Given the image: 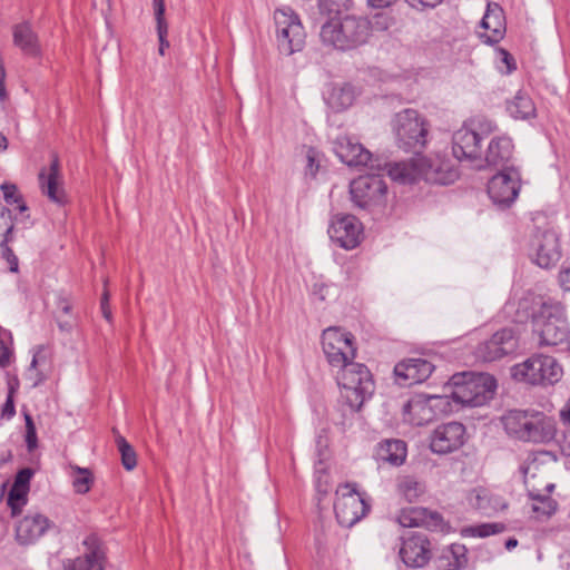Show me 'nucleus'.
Instances as JSON below:
<instances>
[{
	"label": "nucleus",
	"instance_id": "obj_1",
	"mask_svg": "<svg viewBox=\"0 0 570 570\" xmlns=\"http://www.w3.org/2000/svg\"><path fill=\"white\" fill-rule=\"evenodd\" d=\"M389 175L401 184L423 179L430 184L449 185L458 178V173L451 164L439 156H417L409 161L395 163L390 166Z\"/></svg>",
	"mask_w": 570,
	"mask_h": 570
},
{
	"label": "nucleus",
	"instance_id": "obj_2",
	"mask_svg": "<svg viewBox=\"0 0 570 570\" xmlns=\"http://www.w3.org/2000/svg\"><path fill=\"white\" fill-rule=\"evenodd\" d=\"M368 22L366 17H333L323 23L320 31L324 45L338 50L354 49L368 40Z\"/></svg>",
	"mask_w": 570,
	"mask_h": 570
},
{
	"label": "nucleus",
	"instance_id": "obj_3",
	"mask_svg": "<svg viewBox=\"0 0 570 570\" xmlns=\"http://www.w3.org/2000/svg\"><path fill=\"white\" fill-rule=\"evenodd\" d=\"M533 334L540 347L558 346L567 343L570 337V326L564 306L560 302H543L533 315Z\"/></svg>",
	"mask_w": 570,
	"mask_h": 570
},
{
	"label": "nucleus",
	"instance_id": "obj_4",
	"mask_svg": "<svg viewBox=\"0 0 570 570\" xmlns=\"http://www.w3.org/2000/svg\"><path fill=\"white\" fill-rule=\"evenodd\" d=\"M450 382L453 387L451 397L464 406L474 407L487 404L497 389L494 377L487 373H456Z\"/></svg>",
	"mask_w": 570,
	"mask_h": 570
},
{
	"label": "nucleus",
	"instance_id": "obj_5",
	"mask_svg": "<svg viewBox=\"0 0 570 570\" xmlns=\"http://www.w3.org/2000/svg\"><path fill=\"white\" fill-rule=\"evenodd\" d=\"M337 367L341 368L337 382L343 389V397L352 410H360L364 401L374 391V383L370 371L364 364L353 361H348L345 365Z\"/></svg>",
	"mask_w": 570,
	"mask_h": 570
},
{
	"label": "nucleus",
	"instance_id": "obj_6",
	"mask_svg": "<svg viewBox=\"0 0 570 570\" xmlns=\"http://www.w3.org/2000/svg\"><path fill=\"white\" fill-rule=\"evenodd\" d=\"M562 374V366L554 357L539 353L511 368L514 380L530 385L554 384Z\"/></svg>",
	"mask_w": 570,
	"mask_h": 570
},
{
	"label": "nucleus",
	"instance_id": "obj_7",
	"mask_svg": "<svg viewBox=\"0 0 570 570\" xmlns=\"http://www.w3.org/2000/svg\"><path fill=\"white\" fill-rule=\"evenodd\" d=\"M396 144L405 151H419L428 141L429 126L426 120L413 109L397 112L392 121Z\"/></svg>",
	"mask_w": 570,
	"mask_h": 570
},
{
	"label": "nucleus",
	"instance_id": "obj_8",
	"mask_svg": "<svg viewBox=\"0 0 570 570\" xmlns=\"http://www.w3.org/2000/svg\"><path fill=\"white\" fill-rule=\"evenodd\" d=\"M276 42L281 53L291 56L305 45V29L299 16L288 6L274 11Z\"/></svg>",
	"mask_w": 570,
	"mask_h": 570
},
{
	"label": "nucleus",
	"instance_id": "obj_9",
	"mask_svg": "<svg viewBox=\"0 0 570 570\" xmlns=\"http://www.w3.org/2000/svg\"><path fill=\"white\" fill-rule=\"evenodd\" d=\"M450 396L424 395L413 396L403 406V420L412 425L422 426L432 422L438 415L450 411Z\"/></svg>",
	"mask_w": 570,
	"mask_h": 570
},
{
	"label": "nucleus",
	"instance_id": "obj_10",
	"mask_svg": "<svg viewBox=\"0 0 570 570\" xmlns=\"http://www.w3.org/2000/svg\"><path fill=\"white\" fill-rule=\"evenodd\" d=\"M368 508L365 498L357 491L356 484L346 483L336 490L334 510L338 523L343 527L354 525L366 514Z\"/></svg>",
	"mask_w": 570,
	"mask_h": 570
},
{
	"label": "nucleus",
	"instance_id": "obj_11",
	"mask_svg": "<svg viewBox=\"0 0 570 570\" xmlns=\"http://www.w3.org/2000/svg\"><path fill=\"white\" fill-rule=\"evenodd\" d=\"M323 352L331 366H343L355 357L353 335L337 327H328L322 335Z\"/></svg>",
	"mask_w": 570,
	"mask_h": 570
},
{
	"label": "nucleus",
	"instance_id": "obj_12",
	"mask_svg": "<svg viewBox=\"0 0 570 570\" xmlns=\"http://www.w3.org/2000/svg\"><path fill=\"white\" fill-rule=\"evenodd\" d=\"M387 186L379 175L360 176L352 180L350 194L353 203L360 208L382 205L385 199Z\"/></svg>",
	"mask_w": 570,
	"mask_h": 570
},
{
	"label": "nucleus",
	"instance_id": "obj_13",
	"mask_svg": "<svg viewBox=\"0 0 570 570\" xmlns=\"http://www.w3.org/2000/svg\"><path fill=\"white\" fill-rule=\"evenodd\" d=\"M430 449L436 454H449L465 442V426L460 422L438 425L430 434Z\"/></svg>",
	"mask_w": 570,
	"mask_h": 570
},
{
	"label": "nucleus",
	"instance_id": "obj_14",
	"mask_svg": "<svg viewBox=\"0 0 570 570\" xmlns=\"http://www.w3.org/2000/svg\"><path fill=\"white\" fill-rule=\"evenodd\" d=\"M520 188V178L515 171H501L490 179L488 194L495 205L507 207L517 199Z\"/></svg>",
	"mask_w": 570,
	"mask_h": 570
},
{
	"label": "nucleus",
	"instance_id": "obj_15",
	"mask_svg": "<svg viewBox=\"0 0 570 570\" xmlns=\"http://www.w3.org/2000/svg\"><path fill=\"white\" fill-rule=\"evenodd\" d=\"M362 232V224L352 215L335 216L328 228L331 239L345 249L358 246Z\"/></svg>",
	"mask_w": 570,
	"mask_h": 570
},
{
	"label": "nucleus",
	"instance_id": "obj_16",
	"mask_svg": "<svg viewBox=\"0 0 570 570\" xmlns=\"http://www.w3.org/2000/svg\"><path fill=\"white\" fill-rule=\"evenodd\" d=\"M480 142V132L470 129L469 126H463L453 134L452 151L454 157L460 161H478L475 167L483 168Z\"/></svg>",
	"mask_w": 570,
	"mask_h": 570
},
{
	"label": "nucleus",
	"instance_id": "obj_17",
	"mask_svg": "<svg viewBox=\"0 0 570 570\" xmlns=\"http://www.w3.org/2000/svg\"><path fill=\"white\" fill-rule=\"evenodd\" d=\"M517 348V338L511 328H502L476 348V356L484 362L497 361Z\"/></svg>",
	"mask_w": 570,
	"mask_h": 570
},
{
	"label": "nucleus",
	"instance_id": "obj_18",
	"mask_svg": "<svg viewBox=\"0 0 570 570\" xmlns=\"http://www.w3.org/2000/svg\"><path fill=\"white\" fill-rule=\"evenodd\" d=\"M397 522L404 528L423 527L440 532H444L448 528L439 512L422 507L402 509L397 515Z\"/></svg>",
	"mask_w": 570,
	"mask_h": 570
},
{
	"label": "nucleus",
	"instance_id": "obj_19",
	"mask_svg": "<svg viewBox=\"0 0 570 570\" xmlns=\"http://www.w3.org/2000/svg\"><path fill=\"white\" fill-rule=\"evenodd\" d=\"M533 250L538 266L542 268L554 266L561 257L558 234L553 230L539 232L533 240Z\"/></svg>",
	"mask_w": 570,
	"mask_h": 570
},
{
	"label": "nucleus",
	"instance_id": "obj_20",
	"mask_svg": "<svg viewBox=\"0 0 570 570\" xmlns=\"http://www.w3.org/2000/svg\"><path fill=\"white\" fill-rule=\"evenodd\" d=\"M434 371V365L424 358H409L394 367L396 379L402 385H414L428 380Z\"/></svg>",
	"mask_w": 570,
	"mask_h": 570
},
{
	"label": "nucleus",
	"instance_id": "obj_21",
	"mask_svg": "<svg viewBox=\"0 0 570 570\" xmlns=\"http://www.w3.org/2000/svg\"><path fill=\"white\" fill-rule=\"evenodd\" d=\"M39 184L43 195L51 202L63 205L66 203V194L63 189L62 176L60 173V164L57 157H53L48 168H42L39 173Z\"/></svg>",
	"mask_w": 570,
	"mask_h": 570
},
{
	"label": "nucleus",
	"instance_id": "obj_22",
	"mask_svg": "<svg viewBox=\"0 0 570 570\" xmlns=\"http://www.w3.org/2000/svg\"><path fill=\"white\" fill-rule=\"evenodd\" d=\"M480 38L483 42L492 45L499 42L505 31V20L502 8L495 2H488L485 13L481 20Z\"/></svg>",
	"mask_w": 570,
	"mask_h": 570
},
{
	"label": "nucleus",
	"instance_id": "obj_23",
	"mask_svg": "<svg viewBox=\"0 0 570 570\" xmlns=\"http://www.w3.org/2000/svg\"><path fill=\"white\" fill-rule=\"evenodd\" d=\"M337 157L347 166H367L372 154L348 136H341L334 146Z\"/></svg>",
	"mask_w": 570,
	"mask_h": 570
},
{
	"label": "nucleus",
	"instance_id": "obj_24",
	"mask_svg": "<svg viewBox=\"0 0 570 570\" xmlns=\"http://www.w3.org/2000/svg\"><path fill=\"white\" fill-rule=\"evenodd\" d=\"M400 556L409 567H423L430 559V542L423 534L416 533L403 541Z\"/></svg>",
	"mask_w": 570,
	"mask_h": 570
},
{
	"label": "nucleus",
	"instance_id": "obj_25",
	"mask_svg": "<svg viewBox=\"0 0 570 570\" xmlns=\"http://www.w3.org/2000/svg\"><path fill=\"white\" fill-rule=\"evenodd\" d=\"M50 522L47 517L35 513L19 521L16 528V539L20 544L36 542L48 530Z\"/></svg>",
	"mask_w": 570,
	"mask_h": 570
},
{
	"label": "nucleus",
	"instance_id": "obj_26",
	"mask_svg": "<svg viewBox=\"0 0 570 570\" xmlns=\"http://www.w3.org/2000/svg\"><path fill=\"white\" fill-rule=\"evenodd\" d=\"M556 436L554 422L542 413L531 412L524 442L548 443Z\"/></svg>",
	"mask_w": 570,
	"mask_h": 570
},
{
	"label": "nucleus",
	"instance_id": "obj_27",
	"mask_svg": "<svg viewBox=\"0 0 570 570\" xmlns=\"http://www.w3.org/2000/svg\"><path fill=\"white\" fill-rule=\"evenodd\" d=\"M89 552L82 557L68 559L63 562V570H104V552L96 546V539L88 538L83 541Z\"/></svg>",
	"mask_w": 570,
	"mask_h": 570
},
{
	"label": "nucleus",
	"instance_id": "obj_28",
	"mask_svg": "<svg viewBox=\"0 0 570 570\" xmlns=\"http://www.w3.org/2000/svg\"><path fill=\"white\" fill-rule=\"evenodd\" d=\"M468 501L471 507L488 515L507 508V502L501 497L483 488L471 490L468 494Z\"/></svg>",
	"mask_w": 570,
	"mask_h": 570
},
{
	"label": "nucleus",
	"instance_id": "obj_29",
	"mask_svg": "<svg viewBox=\"0 0 570 570\" xmlns=\"http://www.w3.org/2000/svg\"><path fill=\"white\" fill-rule=\"evenodd\" d=\"M466 563V548L460 543H453L444 548L435 559L438 570H460Z\"/></svg>",
	"mask_w": 570,
	"mask_h": 570
},
{
	"label": "nucleus",
	"instance_id": "obj_30",
	"mask_svg": "<svg viewBox=\"0 0 570 570\" xmlns=\"http://www.w3.org/2000/svg\"><path fill=\"white\" fill-rule=\"evenodd\" d=\"M513 145L508 137H494L485 151L484 161L488 166H503L512 157Z\"/></svg>",
	"mask_w": 570,
	"mask_h": 570
},
{
	"label": "nucleus",
	"instance_id": "obj_31",
	"mask_svg": "<svg viewBox=\"0 0 570 570\" xmlns=\"http://www.w3.org/2000/svg\"><path fill=\"white\" fill-rule=\"evenodd\" d=\"M376 458L380 461L399 466L406 459V444L402 440H385L379 444Z\"/></svg>",
	"mask_w": 570,
	"mask_h": 570
},
{
	"label": "nucleus",
	"instance_id": "obj_32",
	"mask_svg": "<svg viewBox=\"0 0 570 570\" xmlns=\"http://www.w3.org/2000/svg\"><path fill=\"white\" fill-rule=\"evenodd\" d=\"M32 474L31 469H22L17 473L13 487L8 497V504L11 507L12 514H17L19 507L26 503V494Z\"/></svg>",
	"mask_w": 570,
	"mask_h": 570
},
{
	"label": "nucleus",
	"instance_id": "obj_33",
	"mask_svg": "<svg viewBox=\"0 0 570 570\" xmlns=\"http://www.w3.org/2000/svg\"><path fill=\"white\" fill-rule=\"evenodd\" d=\"M13 43L24 55L37 56L40 52L38 38L31 27L26 22L13 27Z\"/></svg>",
	"mask_w": 570,
	"mask_h": 570
},
{
	"label": "nucleus",
	"instance_id": "obj_34",
	"mask_svg": "<svg viewBox=\"0 0 570 570\" xmlns=\"http://www.w3.org/2000/svg\"><path fill=\"white\" fill-rule=\"evenodd\" d=\"M530 415L531 412L521 410H512L505 413L502 417V423L507 433L524 441Z\"/></svg>",
	"mask_w": 570,
	"mask_h": 570
},
{
	"label": "nucleus",
	"instance_id": "obj_35",
	"mask_svg": "<svg viewBox=\"0 0 570 570\" xmlns=\"http://www.w3.org/2000/svg\"><path fill=\"white\" fill-rule=\"evenodd\" d=\"M355 90L351 85L333 86L326 96L327 105L335 111H342L352 106Z\"/></svg>",
	"mask_w": 570,
	"mask_h": 570
},
{
	"label": "nucleus",
	"instance_id": "obj_36",
	"mask_svg": "<svg viewBox=\"0 0 570 570\" xmlns=\"http://www.w3.org/2000/svg\"><path fill=\"white\" fill-rule=\"evenodd\" d=\"M507 110L514 119L525 120L535 116V107L531 98L519 91L507 105Z\"/></svg>",
	"mask_w": 570,
	"mask_h": 570
},
{
	"label": "nucleus",
	"instance_id": "obj_37",
	"mask_svg": "<svg viewBox=\"0 0 570 570\" xmlns=\"http://www.w3.org/2000/svg\"><path fill=\"white\" fill-rule=\"evenodd\" d=\"M397 491L405 500L414 502L424 493L425 487L413 476H403L397 483Z\"/></svg>",
	"mask_w": 570,
	"mask_h": 570
},
{
	"label": "nucleus",
	"instance_id": "obj_38",
	"mask_svg": "<svg viewBox=\"0 0 570 570\" xmlns=\"http://www.w3.org/2000/svg\"><path fill=\"white\" fill-rule=\"evenodd\" d=\"M70 470L75 491L79 494L87 493L94 483V476L90 470L78 465H70Z\"/></svg>",
	"mask_w": 570,
	"mask_h": 570
},
{
	"label": "nucleus",
	"instance_id": "obj_39",
	"mask_svg": "<svg viewBox=\"0 0 570 570\" xmlns=\"http://www.w3.org/2000/svg\"><path fill=\"white\" fill-rule=\"evenodd\" d=\"M116 444L121 455L124 468L131 471L137 465V455L134 448L120 434H116Z\"/></svg>",
	"mask_w": 570,
	"mask_h": 570
},
{
	"label": "nucleus",
	"instance_id": "obj_40",
	"mask_svg": "<svg viewBox=\"0 0 570 570\" xmlns=\"http://www.w3.org/2000/svg\"><path fill=\"white\" fill-rule=\"evenodd\" d=\"M368 22V38L372 36L373 32H383L389 30L393 23L394 19L385 13V12H379L375 13L371 19L367 18Z\"/></svg>",
	"mask_w": 570,
	"mask_h": 570
},
{
	"label": "nucleus",
	"instance_id": "obj_41",
	"mask_svg": "<svg viewBox=\"0 0 570 570\" xmlns=\"http://www.w3.org/2000/svg\"><path fill=\"white\" fill-rule=\"evenodd\" d=\"M348 1L350 0H320L318 8L322 13L333 18L347 9Z\"/></svg>",
	"mask_w": 570,
	"mask_h": 570
},
{
	"label": "nucleus",
	"instance_id": "obj_42",
	"mask_svg": "<svg viewBox=\"0 0 570 570\" xmlns=\"http://www.w3.org/2000/svg\"><path fill=\"white\" fill-rule=\"evenodd\" d=\"M12 229H13L12 225L10 227H8V229L6 232V237L0 246H1L2 257L9 264V271L12 273H17L19 269L18 257L14 255L13 250L7 245V243L9 242V235L11 234Z\"/></svg>",
	"mask_w": 570,
	"mask_h": 570
},
{
	"label": "nucleus",
	"instance_id": "obj_43",
	"mask_svg": "<svg viewBox=\"0 0 570 570\" xmlns=\"http://www.w3.org/2000/svg\"><path fill=\"white\" fill-rule=\"evenodd\" d=\"M1 189L3 191L4 200L9 204H17L20 212L27 210L26 204L22 202L20 195L17 194V187L12 184H2Z\"/></svg>",
	"mask_w": 570,
	"mask_h": 570
},
{
	"label": "nucleus",
	"instance_id": "obj_44",
	"mask_svg": "<svg viewBox=\"0 0 570 570\" xmlns=\"http://www.w3.org/2000/svg\"><path fill=\"white\" fill-rule=\"evenodd\" d=\"M502 530H503V525L500 523H484V524L472 527L468 531L473 537L484 538V537H489L491 534L501 532Z\"/></svg>",
	"mask_w": 570,
	"mask_h": 570
},
{
	"label": "nucleus",
	"instance_id": "obj_45",
	"mask_svg": "<svg viewBox=\"0 0 570 570\" xmlns=\"http://www.w3.org/2000/svg\"><path fill=\"white\" fill-rule=\"evenodd\" d=\"M157 23V35L159 39V53L164 55L165 49L169 47V42L167 40L168 35V23L165 19V16L155 17Z\"/></svg>",
	"mask_w": 570,
	"mask_h": 570
},
{
	"label": "nucleus",
	"instance_id": "obj_46",
	"mask_svg": "<svg viewBox=\"0 0 570 570\" xmlns=\"http://www.w3.org/2000/svg\"><path fill=\"white\" fill-rule=\"evenodd\" d=\"M469 128L479 131L481 140L483 136H488L495 130L492 121L481 117L470 120Z\"/></svg>",
	"mask_w": 570,
	"mask_h": 570
},
{
	"label": "nucleus",
	"instance_id": "obj_47",
	"mask_svg": "<svg viewBox=\"0 0 570 570\" xmlns=\"http://www.w3.org/2000/svg\"><path fill=\"white\" fill-rule=\"evenodd\" d=\"M306 160V174H309L312 177H314L320 168L318 153L315 148L307 147Z\"/></svg>",
	"mask_w": 570,
	"mask_h": 570
},
{
	"label": "nucleus",
	"instance_id": "obj_48",
	"mask_svg": "<svg viewBox=\"0 0 570 570\" xmlns=\"http://www.w3.org/2000/svg\"><path fill=\"white\" fill-rule=\"evenodd\" d=\"M9 335L7 330L0 326V366L4 367L10 362L11 351L6 342V337Z\"/></svg>",
	"mask_w": 570,
	"mask_h": 570
},
{
	"label": "nucleus",
	"instance_id": "obj_49",
	"mask_svg": "<svg viewBox=\"0 0 570 570\" xmlns=\"http://www.w3.org/2000/svg\"><path fill=\"white\" fill-rule=\"evenodd\" d=\"M26 443L29 451L37 448L36 428L29 414H26Z\"/></svg>",
	"mask_w": 570,
	"mask_h": 570
},
{
	"label": "nucleus",
	"instance_id": "obj_50",
	"mask_svg": "<svg viewBox=\"0 0 570 570\" xmlns=\"http://www.w3.org/2000/svg\"><path fill=\"white\" fill-rule=\"evenodd\" d=\"M497 60L505 65L508 71H515L518 69L515 59L513 56L507 51L505 49H498L497 51Z\"/></svg>",
	"mask_w": 570,
	"mask_h": 570
},
{
	"label": "nucleus",
	"instance_id": "obj_51",
	"mask_svg": "<svg viewBox=\"0 0 570 570\" xmlns=\"http://www.w3.org/2000/svg\"><path fill=\"white\" fill-rule=\"evenodd\" d=\"M406 2L414 9L421 10L424 8H434L439 3L442 2V0H406Z\"/></svg>",
	"mask_w": 570,
	"mask_h": 570
},
{
	"label": "nucleus",
	"instance_id": "obj_52",
	"mask_svg": "<svg viewBox=\"0 0 570 570\" xmlns=\"http://www.w3.org/2000/svg\"><path fill=\"white\" fill-rule=\"evenodd\" d=\"M16 413L14 403L12 395L9 394L6 403L2 406L1 416L3 419L10 420Z\"/></svg>",
	"mask_w": 570,
	"mask_h": 570
},
{
	"label": "nucleus",
	"instance_id": "obj_53",
	"mask_svg": "<svg viewBox=\"0 0 570 570\" xmlns=\"http://www.w3.org/2000/svg\"><path fill=\"white\" fill-rule=\"evenodd\" d=\"M559 282L564 291H570V265L562 267L559 273Z\"/></svg>",
	"mask_w": 570,
	"mask_h": 570
},
{
	"label": "nucleus",
	"instance_id": "obj_54",
	"mask_svg": "<svg viewBox=\"0 0 570 570\" xmlns=\"http://www.w3.org/2000/svg\"><path fill=\"white\" fill-rule=\"evenodd\" d=\"M108 301H109V293L107 291H105L104 295H102V298H101L100 307H101V312H102L104 317L107 321H110L111 320V311H110Z\"/></svg>",
	"mask_w": 570,
	"mask_h": 570
},
{
	"label": "nucleus",
	"instance_id": "obj_55",
	"mask_svg": "<svg viewBox=\"0 0 570 570\" xmlns=\"http://www.w3.org/2000/svg\"><path fill=\"white\" fill-rule=\"evenodd\" d=\"M316 489L320 493L326 494L330 490V484L327 481V475H318L316 481Z\"/></svg>",
	"mask_w": 570,
	"mask_h": 570
},
{
	"label": "nucleus",
	"instance_id": "obj_56",
	"mask_svg": "<svg viewBox=\"0 0 570 570\" xmlns=\"http://www.w3.org/2000/svg\"><path fill=\"white\" fill-rule=\"evenodd\" d=\"M154 13L155 17L165 16V1L164 0H153Z\"/></svg>",
	"mask_w": 570,
	"mask_h": 570
},
{
	"label": "nucleus",
	"instance_id": "obj_57",
	"mask_svg": "<svg viewBox=\"0 0 570 570\" xmlns=\"http://www.w3.org/2000/svg\"><path fill=\"white\" fill-rule=\"evenodd\" d=\"M368 4L373 8H384L392 4L395 0H367Z\"/></svg>",
	"mask_w": 570,
	"mask_h": 570
},
{
	"label": "nucleus",
	"instance_id": "obj_58",
	"mask_svg": "<svg viewBox=\"0 0 570 570\" xmlns=\"http://www.w3.org/2000/svg\"><path fill=\"white\" fill-rule=\"evenodd\" d=\"M58 326H59L60 331L69 333L72 330L73 324L71 321L59 320Z\"/></svg>",
	"mask_w": 570,
	"mask_h": 570
},
{
	"label": "nucleus",
	"instance_id": "obj_59",
	"mask_svg": "<svg viewBox=\"0 0 570 570\" xmlns=\"http://www.w3.org/2000/svg\"><path fill=\"white\" fill-rule=\"evenodd\" d=\"M560 416L562 419V421L566 423V424H569L570 425V405L567 404V407L563 409L561 412H560Z\"/></svg>",
	"mask_w": 570,
	"mask_h": 570
},
{
	"label": "nucleus",
	"instance_id": "obj_60",
	"mask_svg": "<svg viewBox=\"0 0 570 570\" xmlns=\"http://www.w3.org/2000/svg\"><path fill=\"white\" fill-rule=\"evenodd\" d=\"M41 354H42V348L39 347L38 351L33 354V357H32V361H31V367L32 368H36L38 362L41 358Z\"/></svg>",
	"mask_w": 570,
	"mask_h": 570
},
{
	"label": "nucleus",
	"instance_id": "obj_61",
	"mask_svg": "<svg viewBox=\"0 0 570 570\" xmlns=\"http://www.w3.org/2000/svg\"><path fill=\"white\" fill-rule=\"evenodd\" d=\"M59 308L63 314L68 315L71 311V305L67 301H61L59 303Z\"/></svg>",
	"mask_w": 570,
	"mask_h": 570
},
{
	"label": "nucleus",
	"instance_id": "obj_62",
	"mask_svg": "<svg viewBox=\"0 0 570 570\" xmlns=\"http://www.w3.org/2000/svg\"><path fill=\"white\" fill-rule=\"evenodd\" d=\"M3 78H4V73H0V99L1 100H4L7 97Z\"/></svg>",
	"mask_w": 570,
	"mask_h": 570
},
{
	"label": "nucleus",
	"instance_id": "obj_63",
	"mask_svg": "<svg viewBox=\"0 0 570 570\" xmlns=\"http://www.w3.org/2000/svg\"><path fill=\"white\" fill-rule=\"evenodd\" d=\"M518 546V540L514 539V538H509L507 541H505V548L508 550H511L513 548H515Z\"/></svg>",
	"mask_w": 570,
	"mask_h": 570
},
{
	"label": "nucleus",
	"instance_id": "obj_64",
	"mask_svg": "<svg viewBox=\"0 0 570 570\" xmlns=\"http://www.w3.org/2000/svg\"><path fill=\"white\" fill-rule=\"evenodd\" d=\"M8 147L7 138L0 132V151L6 150Z\"/></svg>",
	"mask_w": 570,
	"mask_h": 570
}]
</instances>
